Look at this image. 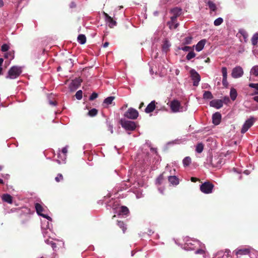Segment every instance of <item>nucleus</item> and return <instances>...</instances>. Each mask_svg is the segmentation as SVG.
Segmentation results:
<instances>
[{"instance_id": "nucleus-8", "label": "nucleus", "mask_w": 258, "mask_h": 258, "mask_svg": "<svg viewBox=\"0 0 258 258\" xmlns=\"http://www.w3.org/2000/svg\"><path fill=\"white\" fill-rule=\"evenodd\" d=\"M35 209L37 214L44 218H50L46 213V209L40 204L36 203L35 205Z\"/></svg>"}, {"instance_id": "nucleus-25", "label": "nucleus", "mask_w": 258, "mask_h": 258, "mask_svg": "<svg viewBox=\"0 0 258 258\" xmlns=\"http://www.w3.org/2000/svg\"><path fill=\"white\" fill-rule=\"evenodd\" d=\"M213 98V96L212 93L209 91H205L203 94V98L204 99H212Z\"/></svg>"}, {"instance_id": "nucleus-41", "label": "nucleus", "mask_w": 258, "mask_h": 258, "mask_svg": "<svg viewBox=\"0 0 258 258\" xmlns=\"http://www.w3.org/2000/svg\"><path fill=\"white\" fill-rule=\"evenodd\" d=\"M223 78H227V70L226 67H222L221 69Z\"/></svg>"}, {"instance_id": "nucleus-16", "label": "nucleus", "mask_w": 258, "mask_h": 258, "mask_svg": "<svg viewBox=\"0 0 258 258\" xmlns=\"http://www.w3.org/2000/svg\"><path fill=\"white\" fill-rule=\"evenodd\" d=\"M221 114L217 112L214 113L212 115V121L215 125H218L220 124L221 120Z\"/></svg>"}, {"instance_id": "nucleus-5", "label": "nucleus", "mask_w": 258, "mask_h": 258, "mask_svg": "<svg viewBox=\"0 0 258 258\" xmlns=\"http://www.w3.org/2000/svg\"><path fill=\"white\" fill-rule=\"evenodd\" d=\"M170 167L167 165L166 167V171L167 170H169L170 174L171 175L172 174H175L176 170L175 169H173V170H170ZM168 181L170 182V183L173 185L176 186L179 184V179L178 177L175 175H169L168 176Z\"/></svg>"}, {"instance_id": "nucleus-60", "label": "nucleus", "mask_w": 258, "mask_h": 258, "mask_svg": "<svg viewBox=\"0 0 258 258\" xmlns=\"http://www.w3.org/2000/svg\"><path fill=\"white\" fill-rule=\"evenodd\" d=\"M49 104L51 105H54V106L56 105L55 103L52 101H49Z\"/></svg>"}, {"instance_id": "nucleus-61", "label": "nucleus", "mask_w": 258, "mask_h": 258, "mask_svg": "<svg viewBox=\"0 0 258 258\" xmlns=\"http://www.w3.org/2000/svg\"><path fill=\"white\" fill-rule=\"evenodd\" d=\"M191 180L192 182H196L197 180V179L195 177H191Z\"/></svg>"}, {"instance_id": "nucleus-53", "label": "nucleus", "mask_w": 258, "mask_h": 258, "mask_svg": "<svg viewBox=\"0 0 258 258\" xmlns=\"http://www.w3.org/2000/svg\"><path fill=\"white\" fill-rule=\"evenodd\" d=\"M143 197V195L142 192L138 191L136 194V197L137 199L141 198Z\"/></svg>"}, {"instance_id": "nucleus-20", "label": "nucleus", "mask_w": 258, "mask_h": 258, "mask_svg": "<svg viewBox=\"0 0 258 258\" xmlns=\"http://www.w3.org/2000/svg\"><path fill=\"white\" fill-rule=\"evenodd\" d=\"M171 46V43L167 39H165L163 41L162 44V50L166 52L169 49L170 47Z\"/></svg>"}, {"instance_id": "nucleus-1", "label": "nucleus", "mask_w": 258, "mask_h": 258, "mask_svg": "<svg viewBox=\"0 0 258 258\" xmlns=\"http://www.w3.org/2000/svg\"><path fill=\"white\" fill-rule=\"evenodd\" d=\"M52 228V219L50 217V218H44L41 221L42 232L44 237H51Z\"/></svg>"}, {"instance_id": "nucleus-10", "label": "nucleus", "mask_w": 258, "mask_h": 258, "mask_svg": "<svg viewBox=\"0 0 258 258\" xmlns=\"http://www.w3.org/2000/svg\"><path fill=\"white\" fill-rule=\"evenodd\" d=\"M138 115V111L133 108H130L124 113L125 117L132 119H135L137 118Z\"/></svg>"}, {"instance_id": "nucleus-24", "label": "nucleus", "mask_w": 258, "mask_h": 258, "mask_svg": "<svg viewBox=\"0 0 258 258\" xmlns=\"http://www.w3.org/2000/svg\"><path fill=\"white\" fill-rule=\"evenodd\" d=\"M78 42L81 44H84L86 42V37L84 34H80L77 38Z\"/></svg>"}, {"instance_id": "nucleus-15", "label": "nucleus", "mask_w": 258, "mask_h": 258, "mask_svg": "<svg viewBox=\"0 0 258 258\" xmlns=\"http://www.w3.org/2000/svg\"><path fill=\"white\" fill-rule=\"evenodd\" d=\"M210 105L211 107L218 109L223 106V101L221 99L212 100L210 102Z\"/></svg>"}, {"instance_id": "nucleus-3", "label": "nucleus", "mask_w": 258, "mask_h": 258, "mask_svg": "<svg viewBox=\"0 0 258 258\" xmlns=\"http://www.w3.org/2000/svg\"><path fill=\"white\" fill-rule=\"evenodd\" d=\"M22 72V70L21 67L16 66H13L9 70L6 78L15 79L20 75Z\"/></svg>"}, {"instance_id": "nucleus-7", "label": "nucleus", "mask_w": 258, "mask_h": 258, "mask_svg": "<svg viewBox=\"0 0 258 258\" xmlns=\"http://www.w3.org/2000/svg\"><path fill=\"white\" fill-rule=\"evenodd\" d=\"M214 185L210 182H205L200 186L201 191L206 194H209L212 192Z\"/></svg>"}, {"instance_id": "nucleus-46", "label": "nucleus", "mask_w": 258, "mask_h": 258, "mask_svg": "<svg viewBox=\"0 0 258 258\" xmlns=\"http://www.w3.org/2000/svg\"><path fill=\"white\" fill-rule=\"evenodd\" d=\"M63 179V176L61 174H58L56 177L55 178V180L56 182H59Z\"/></svg>"}, {"instance_id": "nucleus-36", "label": "nucleus", "mask_w": 258, "mask_h": 258, "mask_svg": "<svg viewBox=\"0 0 258 258\" xmlns=\"http://www.w3.org/2000/svg\"><path fill=\"white\" fill-rule=\"evenodd\" d=\"M45 242L48 244H50L54 251L56 250L55 248L56 247V244L55 243L53 242L52 241H50L49 239L45 240Z\"/></svg>"}, {"instance_id": "nucleus-18", "label": "nucleus", "mask_w": 258, "mask_h": 258, "mask_svg": "<svg viewBox=\"0 0 258 258\" xmlns=\"http://www.w3.org/2000/svg\"><path fill=\"white\" fill-rule=\"evenodd\" d=\"M206 42V40L205 39L200 40L195 46L196 50L198 52L201 51L204 48Z\"/></svg>"}, {"instance_id": "nucleus-52", "label": "nucleus", "mask_w": 258, "mask_h": 258, "mask_svg": "<svg viewBox=\"0 0 258 258\" xmlns=\"http://www.w3.org/2000/svg\"><path fill=\"white\" fill-rule=\"evenodd\" d=\"M149 66H150V73L151 75H153V74L154 73V67L152 66V63H149Z\"/></svg>"}, {"instance_id": "nucleus-28", "label": "nucleus", "mask_w": 258, "mask_h": 258, "mask_svg": "<svg viewBox=\"0 0 258 258\" xmlns=\"http://www.w3.org/2000/svg\"><path fill=\"white\" fill-rule=\"evenodd\" d=\"M251 43L253 45H256L258 42V32L254 33L251 39Z\"/></svg>"}, {"instance_id": "nucleus-63", "label": "nucleus", "mask_w": 258, "mask_h": 258, "mask_svg": "<svg viewBox=\"0 0 258 258\" xmlns=\"http://www.w3.org/2000/svg\"><path fill=\"white\" fill-rule=\"evenodd\" d=\"M4 59L2 58H0V67H1L3 62Z\"/></svg>"}, {"instance_id": "nucleus-42", "label": "nucleus", "mask_w": 258, "mask_h": 258, "mask_svg": "<svg viewBox=\"0 0 258 258\" xmlns=\"http://www.w3.org/2000/svg\"><path fill=\"white\" fill-rule=\"evenodd\" d=\"M82 94L83 92L82 90H80L78 91L75 94L76 98L78 100H81L82 98Z\"/></svg>"}, {"instance_id": "nucleus-19", "label": "nucleus", "mask_w": 258, "mask_h": 258, "mask_svg": "<svg viewBox=\"0 0 258 258\" xmlns=\"http://www.w3.org/2000/svg\"><path fill=\"white\" fill-rule=\"evenodd\" d=\"M129 213L128 209L125 206H121L118 211V215L119 216H126Z\"/></svg>"}, {"instance_id": "nucleus-34", "label": "nucleus", "mask_w": 258, "mask_h": 258, "mask_svg": "<svg viewBox=\"0 0 258 258\" xmlns=\"http://www.w3.org/2000/svg\"><path fill=\"white\" fill-rule=\"evenodd\" d=\"M204 146L202 143H198L196 146V151L198 153H201L203 151Z\"/></svg>"}, {"instance_id": "nucleus-23", "label": "nucleus", "mask_w": 258, "mask_h": 258, "mask_svg": "<svg viewBox=\"0 0 258 258\" xmlns=\"http://www.w3.org/2000/svg\"><path fill=\"white\" fill-rule=\"evenodd\" d=\"M230 96L232 101L235 100L237 96V91L234 88H232L230 91Z\"/></svg>"}, {"instance_id": "nucleus-12", "label": "nucleus", "mask_w": 258, "mask_h": 258, "mask_svg": "<svg viewBox=\"0 0 258 258\" xmlns=\"http://www.w3.org/2000/svg\"><path fill=\"white\" fill-rule=\"evenodd\" d=\"M82 80L79 78H76L72 80L69 85V89L71 91H74L80 86Z\"/></svg>"}, {"instance_id": "nucleus-58", "label": "nucleus", "mask_w": 258, "mask_h": 258, "mask_svg": "<svg viewBox=\"0 0 258 258\" xmlns=\"http://www.w3.org/2000/svg\"><path fill=\"white\" fill-rule=\"evenodd\" d=\"M109 45V43L108 42H105L104 44H103V47H107Z\"/></svg>"}, {"instance_id": "nucleus-57", "label": "nucleus", "mask_w": 258, "mask_h": 258, "mask_svg": "<svg viewBox=\"0 0 258 258\" xmlns=\"http://www.w3.org/2000/svg\"><path fill=\"white\" fill-rule=\"evenodd\" d=\"M253 99L254 101L258 103V96H255L253 97Z\"/></svg>"}, {"instance_id": "nucleus-29", "label": "nucleus", "mask_w": 258, "mask_h": 258, "mask_svg": "<svg viewBox=\"0 0 258 258\" xmlns=\"http://www.w3.org/2000/svg\"><path fill=\"white\" fill-rule=\"evenodd\" d=\"M248 86L250 88H253L255 90V91L252 94V95L254 94H258V83H249L248 84Z\"/></svg>"}, {"instance_id": "nucleus-39", "label": "nucleus", "mask_w": 258, "mask_h": 258, "mask_svg": "<svg viewBox=\"0 0 258 258\" xmlns=\"http://www.w3.org/2000/svg\"><path fill=\"white\" fill-rule=\"evenodd\" d=\"M98 111L95 108H93L89 111L88 115L90 116H94L97 114Z\"/></svg>"}, {"instance_id": "nucleus-49", "label": "nucleus", "mask_w": 258, "mask_h": 258, "mask_svg": "<svg viewBox=\"0 0 258 258\" xmlns=\"http://www.w3.org/2000/svg\"><path fill=\"white\" fill-rule=\"evenodd\" d=\"M222 100L223 101V104L224 103L227 104L230 102V99L228 96L224 97Z\"/></svg>"}, {"instance_id": "nucleus-31", "label": "nucleus", "mask_w": 258, "mask_h": 258, "mask_svg": "<svg viewBox=\"0 0 258 258\" xmlns=\"http://www.w3.org/2000/svg\"><path fill=\"white\" fill-rule=\"evenodd\" d=\"M191 163V158L187 156L185 157L182 160V163L184 167L188 166Z\"/></svg>"}, {"instance_id": "nucleus-4", "label": "nucleus", "mask_w": 258, "mask_h": 258, "mask_svg": "<svg viewBox=\"0 0 258 258\" xmlns=\"http://www.w3.org/2000/svg\"><path fill=\"white\" fill-rule=\"evenodd\" d=\"M120 123L121 126L126 131H132L136 129V123L133 121L127 120L125 119H121Z\"/></svg>"}, {"instance_id": "nucleus-55", "label": "nucleus", "mask_w": 258, "mask_h": 258, "mask_svg": "<svg viewBox=\"0 0 258 258\" xmlns=\"http://www.w3.org/2000/svg\"><path fill=\"white\" fill-rule=\"evenodd\" d=\"M179 24L178 23H172V29H176L178 26Z\"/></svg>"}, {"instance_id": "nucleus-30", "label": "nucleus", "mask_w": 258, "mask_h": 258, "mask_svg": "<svg viewBox=\"0 0 258 258\" xmlns=\"http://www.w3.org/2000/svg\"><path fill=\"white\" fill-rule=\"evenodd\" d=\"M178 16L175 15H172L171 17H170V19H171V21L168 22V24L169 25V28L170 29H172V23H174V22L176 21V20L177 19Z\"/></svg>"}, {"instance_id": "nucleus-44", "label": "nucleus", "mask_w": 258, "mask_h": 258, "mask_svg": "<svg viewBox=\"0 0 258 258\" xmlns=\"http://www.w3.org/2000/svg\"><path fill=\"white\" fill-rule=\"evenodd\" d=\"M9 49V45L7 44H4L1 47L3 52H7Z\"/></svg>"}, {"instance_id": "nucleus-22", "label": "nucleus", "mask_w": 258, "mask_h": 258, "mask_svg": "<svg viewBox=\"0 0 258 258\" xmlns=\"http://www.w3.org/2000/svg\"><path fill=\"white\" fill-rule=\"evenodd\" d=\"M3 201L7 202L9 204L12 203V197L9 194H4L2 197Z\"/></svg>"}, {"instance_id": "nucleus-54", "label": "nucleus", "mask_w": 258, "mask_h": 258, "mask_svg": "<svg viewBox=\"0 0 258 258\" xmlns=\"http://www.w3.org/2000/svg\"><path fill=\"white\" fill-rule=\"evenodd\" d=\"M1 175L3 178H4L5 179H8L10 177V175L8 174H3L2 173L1 174Z\"/></svg>"}, {"instance_id": "nucleus-56", "label": "nucleus", "mask_w": 258, "mask_h": 258, "mask_svg": "<svg viewBox=\"0 0 258 258\" xmlns=\"http://www.w3.org/2000/svg\"><path fill=\"white\" fill-rule=\"evenodd\" d=\"M158 190H159V191L161 194H163V193H164V188H163V187H159V188H158Z\"/></svg>"}, {"instance_id": "nucleus-37", "label": "nucleus", "mask_w": 258, "mask_h": 258, "mask_svg": "<svg viewBox=\"0 0 258 258\" xmlns=\"http://www.w3.org/2000/svg\"><path fill=\"white\" fill-rule=\"evenodd\" d=\"M223 22V19L221 17H219L214 21V24L215 26H218L220 25Z\"/></svg>"}, {"instance_id": "nucleus-62", "label": "nucleus", "mask_w": 258, "mask_h": 258, "mask_svg": "<svg viewBox=\"0 0 258 258\" xmlns=\"http://www.w3.org/2000/svg\"><path fill=\"white\" fill-rule=\"evenodd\" d=\"M212 165L214 167H219V165L218 164H215L214 163H213V160H212Z\"/></svg>"}, {"instance_id": "nucleus-6", "label": "nucleus", "mask_w": 258, "mask_h": 258, "mask_svg": "<svg viewBox=\"0 0 258 258\" xmlns=\"http://www.w3.org/2000/svg\"><path fill=\"white\" fill-rule=\"evenodd\" d=\"M256 121V118L253 116H250L248 119L245 120L241 128V133L244 134L248 129L252 126Z\"/></svg>"}, {"instance_id": "nucleus-50", "label": "nucleus", "mask_w": 258, "mask_h": 258, "mask_svg": "<svg viewBox=\"0 0 258 258\" xmlns=\"http://www.w3.org/2000/svg\"><path fill=\"white\" fill-rule=\"evenodd\" d=\"M108 130L109 131L111 134L113 133V126L110 123L107 122Z\"/></svg>"}, {"instance_id": "nucleus-17", "label": "nucleus", "mask_w": 258, "mask_h": 258, "mask_svg": "<svg viewBox=\"0 0 258 258\" xmlns=\"http://www.w3.org/2000/svg\"><path fill=\"white\" fill-rule=\"evenodd\" d=\"M156 102L155 101H152L145 108V111L147 113H149L153 112L156 107Z\"/></svg>"}, {"instance_id": "nucleus-35", "label": "nucleus", "mask_w": 258, "mask_h": 258, "mask_svg": "<svg viewBox=\"0 0 258 258\" xmlns=\"http://www.w3.org/2000/svg\"><path fill=\"white\" fill-rule=\"evenodd\" d=\"M207 4L211 11H215L216 10V6L213 2L209 1Z\"/></svg>"}, {"instance_id": "nucleus-32", "label": "nucleus", "mask_w": 258, "mask_h": 258, "mask_svg": "<svg viewBox=\"0 0 258 258\" xmlns=\"http://www.w3.org/2000/svg\"><path fill=\"white\" fill-rule=\"evenodd\" d=\"M115 97L114 96H109L107 97L106 99H104L103 101V103L105 104L106 105H109L111 104L114 99Z\"/></svg>"}, {"instance_id": "nucleus-48", "label": "nucleus", "mask_w": 258, "mask_h": 258, "mask_svg": "<svg viewBox=\"0 0 258 258\" xmlns=\"http://www.w3.org/2000/svg\"><path fill=\"white\" fill-rule=\"evenodd\" d=\"M178 49L182 50L184 51H188L191 49V47L190 46H184V47H178Z\"/></svg>"}, {"instance_id": "nucleus-45", "label": "nucleus", "mask_w": 258, "mask_h": 258, "mask_svg": "<svg viewBox=\"0 0 258 258\" xmlns=\"http://www.w3.org/2000/svg\"><path fill=\"white\" fill-rule=\"evenodd\" d=\"M163 179V177L162 175H160L156 179V183L157 184H161L162 180Z\"/></svg>"}, {"instance_id": "nucleus-51", "label": "nucleus", "mask_w": 258, "mask_h": 258, "mask_svg": "<svg viewBox=\"0 0 258 258\" xmlns=\"http://www.w3.org/2000/svg\"><path fill=\"white\" fill-rule=\"evenodd\" d=\"M222 84L224 87H227L228 85L227 78H223L222 79Z\"/></svg>"}, {"instance_id": "nucleus-43", "label": "nucleus", "mask_w": 258, "mask_h": 258, "mask_svg": "<svg viewBox=\"0 0 258 258\" xmlns=\"http://www.w3.org/2000/svg\"><path fill=\"white\" fill-rule=\"evenodd\" d=\"M192 41V37H186L184 39V44H190Z\"/></svg>"}, {"instance_id": "nucleus-13", "label": "nucleus", "mask_w": 258, "mask_h": 258, "mask_svg": "<svg viewBox=\"0 0 258 258\" xmlns=\"http://www.w3.org/2000/svg\"><path fill=\"white\" fill-rule=\"evenodd\" d=\"M61 152L62 153V155H61V154L60 153H58V155H57L58 158H59L60 159H57L56 160L57 162L59 164L62 163H64V162H65V160L66 159V156H67L66 154L68 152L67 147L66 146V147H63L62 149Z\"/></svg>"}, {"instance_id": "nucleus-33", "label": "nucleus", "mask_w": 258, "mask_h": 258, "mask_svg": "<svg viewBox=\"0 0 258 258\" xmlns=\"http://www.w3.org/2000/svg\"><path fill=\"white\" fill-rule=\"evenodd\" d=\"M5 57L9 59L10 60L14 58V51L7 52L5 54Z\"/></svg>"}, {"instance_id": "nucleus-14", "label": "nucleus", "mask_w": 258, "mask_h": 258, "mask_svg": "<svg viewBox=\"0 0 258 258\" xmlns=\"http://www.w3.org/2000/svg\"><path fill=\"white\" fill-rule=\"evenodd\" d=\"M103 15L105 17V22L110 28H113L116 25V22L113 20L107 13L104 12Z\"/></svg>"}, {"instance_id": "nucleus-27", "label": "nucleus", "mask_w": 258, "mask_h": 258, "mask_svg": "<svg viewBox=\"0 0 258 258\" xmlns=\"http://www.w3.org/2000/svg\"><path fill=\"white\" fill-rule=\"evenodd\" d=\"M181 9L177 7L172 9L170 12L172 15H175L178 17L181 14Z\"/></svg>"}, {"instance_id": "nucleus-21", "label": "nucleus", "mask_w": 258, "mask_h": 258, "mask_svg": "<svg viewBox=\"0 0 258 258\" xmlns=\"http://www.w3.org/2000/svg\"><path fill=\"white\" fill-rule=\"evenodd\" d=\"M250 75L258 77V65L253 66L250 70Z\"/></svg>"}, {"instance_id": "nucleus-59", "label": "nucleus", "mask_w": 258, "mask_h": 258, "mask_svg": "<svg viewBox=\"0 0 258 258\" xmlns=\"http://www.w3.org/2000/svg\"><path fill=\"white\" fill-rule=\"evenodd\" d=\"M75 7V4L74 2H72L71 3V5H70V7L71 8H74Z\"/></svg>"}, {"instance_id": "nucleus-11", "label": "nucleus", "mask_w": 258, "mask_h": 258, "mask_svg": "<svg viewBox=\"0 0 258 258\" xmlns=\"http://www.w3.org/2000/svg\"><path fill=\"white\" fill-rule=\"evenodd\" d=\"M190 74L191 79L193 80V85L197 86L201 80L200 75L194 69L190 70Z\"/></svg>"}, {"instance_id": "nucleus-38", "label": "nucleus", "mask_w": 258, "mask_h": 258, "mask_svg": "<svg viewBox=\"0 0 258 258\" xmlns=\"http://www.w3.org/2000/svg\"><path fill=\"white\" fill-rule=\"evenodd\" d=\"M196 56V53L191 51H190L186 56V58L189 60H190L191 59L194 58Z\"/></svg>"}, {"instance_id": "nucleus-64", "label": "nucleus", "mask_w": 258, "mask_h": 258, "mask_svg": "<svg viewBox=\"0 0 258 258\" xmlns=\"http://www.w3.org/2000/svg\"><path fill=\"white\" fill-rule=\"evenodd\" d=\"M3 0H0V7H2L3 6Z\"/></svg>"}, {"instance_id": "nucleus-40", "label": "nucleus", "mask_w": 258, "mask_h": 258, "mask_svg": "<svg viewBox=\"0 0 258 258\" xmlns=\"http://www.w3.org/2000/svg\"><path fill=\"white\" fill-rule=\"evenodd\" d=\"M117 225H118V226L120 228H122V231H123V233H124V232H125V230H126V227L124 226V224L123 222H121V221H118V222H117Z\"/></svg>"}, {"instance_id": "nucleus-2", "label": "nucleus", "mask_w": 258, "mask_h": 258, "mask_svg": "<svg viewBox=\"0 0 258 258\" xmlns=\"http://www.w3.org/2000/svg\"><path fill=\"white\" fill-rule=\"evenodd\" d=\"M170 107L171 111L174 113L182 112L187 110V103L184 102L182 105L179 101L173 100L170 102Z\"/></svg>"}, {"instance_id": "nucleus-47", "label": "nucleus", "mask_w": 258, "mask_h": 258, "mask_svg": "<svg viewBox=\"0 0 258 258\" xmlns=\"http://www.w3.org/2000/svg\"><path fill=\"white\" fill-rule=\"evenodd\" d=\"M97 97H98V94L96 93H95V92H93L90 95V96L89 97V100H93L95 99H96Z\"/></svg>"}, {"instance_id": "nucleus-26", "label": "nucleus", "mask_w": 258, "mask_h": 258, "mask_svg": "<svg viewBox=\"0 0 258 258\" xmlns=\"http://www.w3.org/2000/svg\"><path fill=\"white\" fill-rule=\"evenodd\" d=\"M238 33L242 36L243 39H244V41L246 42L248 36L247 32L243 29H240L238 30Z\"/></svg>"}, {"instance_id": "nucleus-9", "label": "nucleus", "mask_w": 258, "mask_h": 258, "mask_svg": "<svg viewBox=\"0 0 258 258\" xmlns=\"http://www.w3.org/2000/svg\"><path fill=\"white\" fill-rule=\"evenodd\" d=\"M244 74L243 69L240 66H236L232 69L231 76L233 78L237 79L241 77Z\"/></svg>"}]
</instances>
